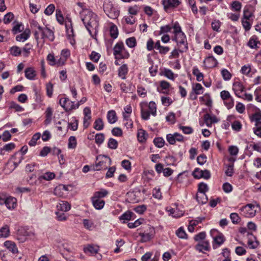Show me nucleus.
<instances>
[{"label":"nucleus","mask_w":261,"mask_h":261,"mask_svg":"<svg viewBox=\"0 0 261 261\" xmlns=\"http://www.w3.org/2000/svg\"><path fill=\"white\" fill-rule=\"evenodd\" d=\"M80 16L89 34L94 38L98 32L99 18L97 15L90 9H84L80 11Z\"/></svg>","instance_id":"f257e3e1"},{"label":"nucleus","mask_w":261,"mask_h":261,"mask_svg":"<svg viewBox=\"0 0 261 261\" xmlns=\"http://www.w3.org/2000/svg\"><path fill=\"white\" fill-rule=\"evenodd\" d=\"M141 117L143 119L147 120L150 118L151 114L153 116L156 115V105L153 101L148 103L146 101H142L140 103Z\"/></svg>","instance_id":"f03ea898"},{"label":"nucleus","mask_w":261,"mask_h":261,"mask_svg":"<svg viewBox=\"0 0 261 261\" xmlns=\"http://www.w3.org/2000/svg\"><path fill=\"white\" fill-rule=\"evenodd\" d=\"M113 55L116 60L128 59L130 55L122 42H117L113 48Z\"/></svg>","instance_id":"7ed1b4c3"},{"label":"nucleus","mask_w":261,"mask_h":261,"mask_svg":"<svg viewBox=\"0 0 261 261\" xmlns=\"http://www.w3.org/2000/svg\"><path fill=\"white\" fill-rule=\"evenodd\" d=\"M96 160H99L94 165L91 167L92 170L94 171H99L101 169H106L111 164V159L107 155L97 156Z\"/></svg>","instance_id":"20e7f679"},{"label":"nucleus","mask_w":261,"mask_h":261,"mask_svg":"<svg viewBox=\"0 0 261 261\" xmlns=\"http://www.w3.org/2000/svg\"><path fill=\"white\" fill-rule=\"evenodd\" d=\"M144 232H140L139 236L141 237L140 241L142 243H146L151 240L155 236V231L153 226L147 225L144 227Z\"/></svg>","instance_id":"39448f33"},{"label":"nucleus","mask_w":261,"mask_h":261,"mask_svg":"<svg viewBox=\"0 0 261 261\" xmlns=\"http://www.w3.org/2000/svg\"><path fill=\"white\" fill-rule=\"evenodd\" d=\"M172 40L176 43V47L179 48L181 52H186L188 50L187 37L185 34L174 36Z\"/></svg>","instance_id":"423d86ee"},{"label":"nucleus","mask_w":261,"mask_h":261,"mask_svg":"<svg viewBox=\"0 0 261 261\" xmlns=\"http://www.w3.org/2000/svg\"><path fill=\"white\" fill-rule=\"evenodd\" d=\"M257 208L258 205L250 203L242 207L240 210L242 215L245 217L252 218L255 215Z\"/></svg>","instance_id":"0eeeda50"},{"label":"nucleus","mask_w":261,"mask_h":261,"mask_svg":"<svg viewBox=\"0 0 261 261\" xmlns=\"http://www.w3.org/2000/svg\"><path fill=\"white\" fill-rule=\"evenodd\" d=\"M162 4L164 10L170 13L181 4V0H162Z\"/></svg>","instance_id":"6e6552de"},{"label":"nucleus","mask_w":261,"mask_h":261,"mask_svg":"<svg viewBox=\"0 0 261 261\" xmlns=\"http://www.w3.org/2000/svg\"><path fill=\"white\" fill-rule=\"evenodd\" d=\"M103 10L107 15L110 18L115 19L119 15V11L116 10L112 4L110 3L103 4Z\"/></svg>","instance_id":"1a4fd4ad"},{"label":"nucleus","mask_w":261,"mask_h":261,"mask_svg":"<svg viewBox=\"0 0 261 261\" xmlns=\"http://www.w3.org/2000/svg\"><path fill=\"white\" fill-rule=\"evenodd\" d=\"M166 139L168 143L171 145L175 144L176 142H184V136L178 133H175L173 134H169L167 135Z\"/></svg>","instance_id":"9d476101"},{"label":"nucleus","mask_w":261,"mask_h":261,"mask_svg":"<svg viewBox=\"0 0 261 261\" xmlns=\"http://www.w3.org/2000/svg\"><path fill=\"white\" fill-rule=\"evenodd\" d=\"M59 103L66 111L75 109L79 107V104L74 105L73 102H70L69 99L66 97L61 98Z\"/></svg>","instance_id":"9b49d317"},{"label":"nucleus","mask_w":261,"mask_h":261,"mask_svg":"<svg viewBox=\"0 0 261 261\" xmlns=\"http://www.w3.org/2000/svg\"><path fill=\"white\" fill-rule=\"evenodd\" d=\"M39 34L43 39H48L51 41L54 40V33L53 31L47 27H43Z\"/></svg>","instance_id":"f8f14e48"},{"label":"nucleus","mask_w":261,"mask_h":261,"mask_svg":"<svg viewBox=\"0 0 261 261\" xmlns=\"http://www.w3.org/2000/svg\"><path fill=\"white\" fill-rule=\"evenodd\" d=\"M218 64V61L212 56L205 58L203 61V66L205 69L214 68Z\"/></svg>","instance_id":"ddd939ff"},{"label":"nucleus","mask_w":261,"mask_h":261,"mask_svg":"<svg viewBox=\"0 0 261 261\" xmlns=\"http://www.w3.org/2000/svg\"><path fill=\"white\" fill-rule=\"evenodd\" d=\"M204 122L207 127H211L213 123L219 122V119L214 115L206 113L203 116Z\"/></svg>","instance_id":"4468645a"},{"label":"nucleus","mask_w":261,"mask_h":261,"mask_svg":"<svg viewBox=\"0 0 261 261\" xmlns=\"http://www.w3.org/2000/svg\"><path fill=\"white\" fill-rule=\"evenodd\" d=\"M244 86L243 84L239 80L235 81L232 85V89L236 95L239 97H241L240 94L244 90Z\"/></svg>","instance_id":"2eb2a0df"},{"label":"nucleus","mask_w":261,"mask_h":261,"mask_svg":"<svg viewBox=\"0 0 261 261\" xmlns=\"http://www.w3.org/2000/svg\"><path fill=\"white\" fill-rule=\"evenodd\" d=\"M98 250L99 247L93 244H87L83 248L84 252L90 255L97 254Z\"/></svg>","instance_id":"dca6fc26"},{"label":"nucleus","mask_w":261,"mask_h":261,"mask_svg":"<svg viewBox=\"0 0 261 261\" xmlns=\"http://www.w3.org/2000/svg\"><path fill=\"white\" fill-rule=\"evenodd\" d=\"M170 84L166 81H161L160 83V87L158 88V91L161 93L169 94L170 92Z\"/></svg>","instance_id":"f3484780"},{"label":"nucleus","mask_w":261,"mask_h":261,"mask_svg":"<svg viewBox=\"0 0 261 261\" xmlns=\"http://www.w3.org/2000/svg\"><path fill=\"white\" fill-rule=\"evenodd\" d=\"M196 250L199 252L204 253L205 251H209L210 249V243L208 241H203L199 242L195 247Z\"/></svg>","instance_id":"a211bd4d"},{"label":"nucleus","mask_w":261,"mask_h":261,"mask_svg":"<svg viewBox=\"0 0 261 261\" xmlns=\"http://www.w3.org/2000/svg\"><path fill=\"white\" fill-rule=\"evenodd\" d=\"M30 25L32 29L35 30L34 36L36 40L39 39V33L43 28L38 22L35 20H32L30 21Z\"/></svg>","instance_id":"6ab92c4d"},{"label":"nucleus","mask_w":261,"mask_h":261,"mask_svg":"<svg viewBox=\"0 0 261 261\" xmlns=\"http://www.w3.org/2000/svg\"><path fill=\"white\" fill-rule=\"evenodd\" d=\"M118 75L119 77L122 80L126 79V76L128 72V68L127 65L124 64L121 65L118 70Z\"/></svg>","instance_id":"aec40b11"},{"label":"nucleus","mask_w":261,"mask_h":261,"mask_svg":"<svg viewBox=\"0 0 261 261\" xmlns=\"http://www.w3.org/2000/svg\"><path fill=\"white\" fill-rule=\"evenodd\" d=\"M57 208L58 211L66 212L70 210L71 206L68 202L65 201H61L57 205Z\"/></svg>","instance_id":"412c9836"},{"label":"nucleus","mask_w":261,"mask_h":261,"mask_svg":"<svg viewBox=\"0 0 261 261\" xmlns=\"http://www.w3.org/2000/svg\"><path fill=\"white\" fill-rule=\"evenodd\" d=\"M200 102L207 107H211L212 105V100L209 93H205L202 96L199 97Z\"/></svg>","instance_id":"4be33fe9"},{"label":"nucleus","mask_w":261,"mask_h":261,"mask_svg":"<svg viewBox=\"0 0 261 261\" xmlns=\"http://www.w3.org/2000/svg\"><path fill=\"white\" fill-rule=\"evenodd\" d=\"M25 77L30 80H35L36 72L33 67H30L25 68L24 71Z\"/></svg>","instance_id":"5701e85b"},{"label":"nucleus","mask_w":261,"mask_h":261,"mask_svg":"<svg viewBox=\"0 0 261 261\" xmlns=\"http://www.w3.org/2000/svg\"><path fill=\"white\" fill-rule=\"evenodd\" d=\"M260 42L258 40L257 37L256 36H252L248 41L247 45L252 49H256L258 48V45L260 44Z\"/></svg>","instance_id":"b1692460"},{"label":"nucleus","mask_w":261,"mask_h":261,"mask_svg":"<svg viewBox=\"0 0 261 261\" xmlns=\"http://www.w3.org/2000/svg\"><path fill=\"white\" fill-rule=\"evenodd\" d=\"M91 199L92 204L95 209L101 210L105 204L103 200L94 198L93 197H91Z\"/></svg>","instance_id":"393cba45"},{"label":"nucleus","mask_w":261,"mask_h":261,"mask_svg":"<svg viewBox=\"0 0 261 261\" xmlns=\"http://www.w3.org/2000/svg\"><path fill=\"white\" fill-rule=\"evenodd\" d=\"M9 210L15 208L17 206V200L15 198L8 197L6 198V202L5 204Z\"/></svg>","instance_id":"a878e982"},{"label":"nucleus","mask_w":261,"mask_h":261,"mask_svg":"<svg viewBox=\"0 0 261 261\" xmlns=\"http://www.w3.org/2000/svg\"><path fill=\"white\" fill-rule=\"evenodd\" d=\"M148 138V134L147 132L143 129H139L138 130L137 138L138 140L140 143H144L146 142Z\"/></svg>","instance_id":"bb28decb"},{"label":"nucleus","mask_w":261,"mask_h":261,"mask_svg":"<svg viewBox=\"0 0 261 261\" xmlns=\"http://www.w3.org/2000/svg\"><path fill=\"white\" fill-rule=\"evenodd\" d=\"M5 246L13 254L18 252L17 247L15 243L11 241H7L4 243Z\"/></svg>","instance_id":"cd10ccee"},{"label":"nucleus","mask_w":261,"mask_h":261,"mask_svg":"<svg viewBox=\"0 0 261 261\" xmlns=\"http://www.w3.org/2000/svg\"><path fill=\"white\" fill-rule=\"evenodd\" d=\"M242 4L238 1H233L230 4V9L235 12L240 13L242 9Z\"/></svg>","instance_id":"c85d7f7f"},{"label":"nucleus","mask_w":261,"mask_h":261,"mask_svg":"<svg viewBox=\"0 0 261 261\" xmlns=\"http://www.w3.org/2000/svg\"><path fill=\"white\" fill-rule=\"evenodd\" d=\"M196 200L198 203L203 204L208 201V198L204 193L197 192L196 194Z\"/></svg>","instance_id":"c756f323"},{"label":"nucleus","mask_w":261,"mask_h":261,"mask_svg":"<svg viewBox=\"0 0 261 261\" xmlns=\"http://www.w3.org/2000/svg\"><path fill=\"white\" fill-rule=\"evenodd\" d=\"M107 117L108 122L111 124H113L117 121V117L114 110L108 111Z\"/></svg>","instance_id":"7c9ffc66"},{"label":"nucleus","mask_w":261,"mask_h":261,"mask_svg":"<svg viewBox=\"0 0 261 261\" xmlns=\"http://www.w3.org/2000/svg\"><path fill=\"white\" fill-rule=\"evenodd\" d=\"M53 113L52 109L50 107H48L45 112V119L44 122L45 125H47L51 122Z\"/></svg>","instance_id":"2f4dec72"},{"label":"nucleus","mask_w":261,"mask_h":261,"mask_svg":"<svg viewBox=\"0 0 261 261\" xmlns=\"http://www.w3.org/2000/svg\"><path fill=\"white\" fill-rule=\"evenodd\" d=\"M15 147V144L14 143H9L5 145L3 148L0 149V154H4L6 152H10Z\"/></svg>","instance_id":"473e14b6"},{"label":"nucleus","mask_w":261,"mask_h":261,"mask_svg":"<svg viewBox=\"0 0 261 261\" xmlns=\"http://www.w3.org/2000/svg\"><path fill=\"white\" fill-rule=\"evenodd\" d=\"M193 74L196 76V80L198 82H201L203 80V74L200 71L197 66H194L192 69Z\"/></svg>","instance_id":"72a5a7b5"},{"label":"nucleus","mask_w":261,"mask_h":261,"mask_svg":"<svg viewBox=\"0 0 261 261\" xmlns=\"http://www.w3.org/2000/svg\"><path fill=\"white\" fill-rule=\"evenodd\" d=\"M172 29H173V33L174 34V36H177L180 34H185L181 30V28L179 23L177 21L173 23V25L171 26Z\"/></svg>","instance_id":"f704fd0d"},{"label":"nucleus","mask_w":261,"mask_h":261,"mask_svg":"<svg viewBox=\"0 0 261 261\" xmlns=\"http://www.w3.org/2000/svg\"><path fill=\"white\" fill-rule=\"evenodd\" d=\"M140 9V6L137 5L130 6L128 8V14L133 16L137 15L139 13Z\"/></svg>","instance_id":"c9c22d12"},{"label":"nucleus","mask_w":261,"mask_h":261,"mask_svg":"<svg viewBox=\"0 0 261 261\" xmlns=\"http://www.w3.org/2000/svg\"><path fill=\"white\" fill-rule=\"evenodd\" d=\"M109 192L104 189H101L100 191L94 192L93 196L92 197L94 198L100 199L106 197Z\"/></svg>","instance_id":"e433bc0d"},{"label":"nucleus","mask_w":261,"mask_h":261,"mask_svg":"<svg viewBox=\"0 0 261 261\" xmlns=\"http://www.w3.org/2000/svg\"><path fill=\"white\" fill-rule=\"evenodd\" d=\"M30 36V31L25 30L21 34L16 37V40L17 41L23 42L25 41Z\"/></svg>","instance_id":"4c0bfd02"},{"label":"nucleus","mask_w":261,"mask_h":261,"mask_svg":"<svg viewBox=\"0 0 261 261\" xmlns=\"http://www.w3.org/2000/svg\"><path fill=\"white\" fill-rule=\"evenodd\" d=\"M192 90L198 95L202 94L204 91V88L199 83H196L192 86Z\"/></svg>","instance_id":"58836bf2"},{"label":"nucleus","mask_w":261,"mask_h":261,"mask_svg":"<svg viewBox=\"0 0 261 261\" xmlns=\"http://www.w3.org/2000/svg\"><path fill=\"white\" fill-rule=\"evenodd\" d=\"M104 127V123L100 118L96 119L93 124V128L97 130H101Z\"/></svg>","instance_id":"ea45409f"},{"label":"nucleus","mask_w":261,"mask_h":261,"mask_svg":"<svg viewBox=\"0 0 261 261\" xmlns=\"http://www.w3.org/2000/svg\"><path fill=\"white\" fill-rule=\"evenodd\" d=\"M13 159L14 160L13 164L15 167H16L24 159V158L21 155V153L16 152L13 156Z\"/></svg>","instance_id":"a19ab883"},{"label":"nucleus","mask_w":261,"mask_h":261,"mask_svg":"<svg viewBox=\"0 0 261 261\" xmlns=\"http://www.w3.org/2000/svg\"><path fill=\"white\" fill-rule=\"evenodd\" d=\"M13 24L14 25L12 31L14 34H16L23 31L24 27L22 23L16 22L15 21L13 22Z\"/></svg>","instance_id":"79ce46f5"},{"label":"nucleus","mask_w":261,"mask_h":261,"mask_svg":"<svg viewBox=\"0 0 261 261\" xmlns=\"http://www.w3.org/2000/svg\"><path fill=\"white\" fill-rule=\"evenodd\" d=\"M136 21V18L132 15L125 16L122 19V22H125L127 24L132 25L134 24Z\"/></svg>","instance_id":"37998d69"},{"label":"nucleus","mask_w":261,"mask_h":261,"mask_svg":"<svg viewBox=\"0 0 261 261\" xmlns=\"http://www.w3.org/2000/svg\"><path fill=\"white\" fill-rule=\"evenodd\" d=\"M10 54L14 57L19 56L21 54V48L17 46H13L10 48Z\"/></svg>","instance_id":"c03bdc74"},{"label":"nucleus","mask_w":261,"mask_h":261,"mask_svg":"<svg viewBox=\"0 0 261 261\" xmlns=\"http://www.w3.org/2000/svg\"><path fill=\"white\" fill-rule=\"evenodd\" d=\"M10 235V229L8 225H5L0 229V237L7 238Z\"/></svg>","instance_id":"a18cd8bd"},{"label":"nucleus","mask_w":261,"mask_h":261,"mask_svg":"<svg viewBox=\"0 0 261 261\" xmlns=\"http://www.w3.org/2000/svg\"><path fill=\"white\" fill-rule=\"evenodd\" d=\"M134 215L133 212L127 211L119 217L120 220H123V223H125V221H129L132 219V216Z\"/></svg>","instance_id":"49530a36"},{"label":"nucleus","mask_w":261,"mask_h":261,"mask_svg":"<svg viewBox=\"0 0 261 261\" xmlns=\"http://www.w3.org/2000/svg\"><path fill=\"white\" fill-rule=\"evenodd\" d=\"M9 109H13L16 112H21L24 111V108L14 101L10 103Z\"/></svg>","instance_id":"de8ad7c7"},{"label":"nucleus","mask_w":261,"mask_h":261,"mask_svg":"<svg viewBox=\"0 0 261 261\" xmlns=\"http://www.w3.org/2000/svg\"><path fill=\"white\" fill-rule=\"evenodd\" d=\"M55 177V174L53 172H47L45 173L43 175L39 176V179H44L46 180H49L54 179Z\"/></svg>","instance_id":"09e8293b"},{"label":"nucleus","mask_w":261,"mask_h":261,"mask_svg":"<svg viewBox=\"0 0 261 261\" xmlns=\"http://www.w3.org/2000/svg\"><path fill=\"white\" fill-rule=\"evenodd\" d=\"M110 33L111 37L113 39H116L118 37V31L115 24H112L110 27Z\"/></svg>","instance_id":"8fccbe9b"},{"label":"nucleus","mask_w":261,"mask_h":261,"mask_svg":"<svg viewBox=\"0 0 261 261\" xmlns=\"http://www.w3.org/2000/svg\"><path fill=\"white\" fill-rule=\"evenodd\" d=\"M144 221V220L143 219H138L137 220H136L134 222L128 223L127 226L129 228H134L142 224Z\"/></svg>","instance_id":"3c124183"},{"label":"nucleus","mask_w":261,"mask_h":261,"mask_svg":"<svg viewBox=\"0 0 261 261\" xmlns=\"http://www.w3.org/2000/svg\"><path fill=\"white\" fill-rule=\"evenodd\" d=\"M187 2L190 7L193 13L196 14L198 13V9L196 5L195 0H187Z\"/></svg>","instance_id":"603ef678"},{"label":"nucleus","mask_w":261,"mask_h":261,"mask_svg":"<svg viewBox=\"0 0 261 261\" xmlns=\"http://www.w3.org/2000/svg\"><path fill=\"white\" fill-rule=\"evenodd\" d=\"M77 145V142L75 137L71 136L68 139V148L69 149H74Z\"/></svg>","instance_id":"864d4df0"},{"label":"nucleus","mask_w":261,"mask_h":261,"mask_svg":"<svg viewBox=\"0 0 261 261\" xmlns=\"http://www.w3.org/2000/svg\"><path fill=\"white\" fill-rule=\"evenodd\" d=\"M143 11L145 14H146L148 17H151L156 12L155 10L149 6H144L143 7Z\"/></svg>","instance_id":"5fc2aeb1"},{"label":"nucleus","mask_w":261,"mask_h":261,"mask_svg":"<svg viewBox=\"0 0 261 261\" xmlns=\"http://www.w3.org/2000/svg\"><path fill=\"white\" fill-rule=\"evenodd\" d=\"M46 60L49 65L51 66H56V57H55L54 54H49L46 57Z\"/></svg>","instance_id":"6e6d98bb"},{"label":"nucleus","mask_w":261,"mask_h":261,"mask_svg":"<svg viewBox=\"0 0 261 261\" xmlns=\"http://www.w3.org/2000/svg\"><path fill=\"white\" fill-rule=\"evenodd\" d=\"M161 102H162V104L164 106L168 107L173 103V101L172 100L171 98H170V97L162 96L161 97Z\"/></svg>","instance_id":"4d7b16f0"},{"label":"nucleus","mask_w":261,"mask_h":261,"mask_svg":"<svg viewBox=\"0 0 261 261\" xmlns=\"http://www.w3.org/2000/svg\"><path fill=\"white\" fill-rule=\"evenodd\" d=\"M226 16L227 18L231 21H237L239 19L240 14V13L238 12H235L234 13H227Z\"/></svg>","instance_id":"13d9d810"},{"label":"nucleus","mask_w":261,"mask_h":261,"mask_svg":"<svg viewBox=\"0 0 261 261\" xmlns=\"http://www.w3.org/2000/svg\"><path fill=\"white\" fill-rule=\"evenodd\" d=\"M153 143L157 147L162 148L164 145L165 141L162 137H157L154 139Z\"/></svg>","instance_id":"bf43d9fd"},{"label":"nucleus","mask_w":261,"mask_h":261,"mask_svg":"<svg viewBox=\"0 0 261 261\" xmlns=\"http://www.w3.org/2000/svg\"><path fill=\"white\" fill-rule=\"evenodd\" d=\"M176 234L180 239H187V234L186 233L183 227H179L176 231Z\"/></svg>","instance_id":"052dcab7"},{"label":"nucleus","mask_w":261,"mask_h":261,"mask_svg":"<svg viewBox=\"0 0 261 261\" xmlns=\"http://www.w3.org/2000/svg\"><path fill=\"white\" fill-rule=\"evenodd\" d=\"M164 75L168 79L174 81L177 75H175L174 73L170 69H165L164 71Z\"/></svg>","instance_id":"680f3d73"},{"label":"nucleus","mask_w":261,"mask_h":261,"mask_svg":"<svg viewBox=\"0 0 261 261\" xmlns=\"http://www.w3.org/2000/svg\"><path fill=\"white\" fill-rule=\"evenodd\" d=\"M184 52H181L179 48L175 47L174 49L171 51L170 55L169 56V58L170 59L173 58H178L179 57V53H183Z\"/></svg>","instance_id":"e2e57ef3"},{"label":"nucleus","mask_w":261,"mask_h":261,"mask_svg":"<svg viewBox=\"0 0 261 261\" xmlns=\"http://www.w3.org/2000/svg\"><path fill=\"white\" fill-rule=\"evenodd\" d=\"M208 190V187L205 183L200 182L198 186V192L206 193Z\"/></svg>","instance_id":"0e129e2a"},{"label":"nucleus","mask_w":261,"mask_h":261,"mask_svg":"<svg viewBox=\"0 0 261 261\" xmlns=\"http://www.w3.org/2000/svg\"><path fill=\"white\" fill-rule=\"evenodd\" d=\"M231 127L233 130L239 132L242 129V125L239 120H235L232 123Z\"/></svg>","instance_id":"69168bd1"},{"label":"nucleus","mask_w":261,"mask_h":261,"mask_svg":"<svg viewBox=\"0 0 261 261\" xmlns=\"http://www.w3.org/2000/svg\"><path fill=\"white\" fill-rule=\"evenodd\" d=\"M221 25V22L219 20H215L211 23L212 29L217 32H220Z\"/></svg>","instance_id":"338daca9"},{"label":"nucleus","mask_w":261,"mask_h":261,"mask_svg":"<svg viewBox=\"0 0 261 261\" xmlns=\"http://www.w3.org/2000/svg\"><path fill=\"white\" fill-rule=\"evenodd\" d=\"M250 121L254 122L255 124L261 121V113L259 112L255 113L250 117Z\"/></svg>","instance_id":"774afa93"}]
</instances>
